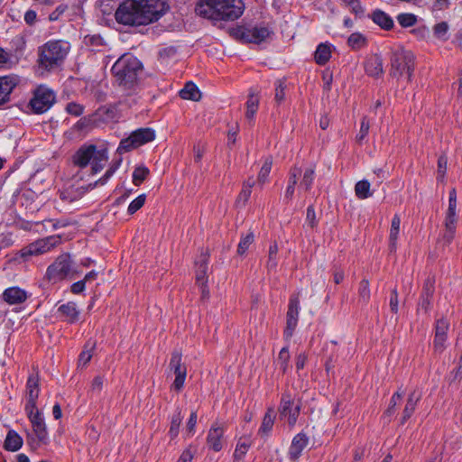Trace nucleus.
I'll return each mask as SVG.
<instances>
[{"label":"nucleus","instance_id":"473e14b6","mask_svg":"<svg viewBox=\"0 0 462 462\" xmlns=\"http://www.w3.org/2000/svg\"><path fill=\"white\" fill-rule=\"evenodd\" d=\"M96 347V343L88 341L86 343L84 349L79 354L78 365L79 366L85 367L91 360L93 356V351Z\"/></svg>","mask_w":462,"mask_h":462},{"label":"nucleus","instance_id":"aec40b11","mask_svg":"<svg viewBox=\"0 0 462 462\" xmlns=\"http://www.w3.org/2000/svg\"><path fill=\"white\" fill-rule=\"evenodd\" d=\"M3 300L9 305L20 304L26 300V291L19 287H10L4 291Z\"/></svg>","mask_w":462,"mask_h":462},{"label":"nucleus","instance_id":"dca6fc26","mask_svg":"<svg viewBox=\"0 0 462 462\" xmlns=\"http://www.w3.org/2000/svg\"><path fill=\"white\" fill-rule=\"evenodd\" d=\"M15 76L0 77V106L10 100V95L18 84Z\"/></svg>","mask_w":462,"mask_h":462},{"label":"nucleus","instance_id":"58836bf2","mask_svg":"<svg viewBox=\"0 0 462 462\" xmlns=\"http://www.w3.org/2000/svg\"><path fill=\"white\" fill-rule=\"evenodd\" d=\"M315 178V169L312 167L305 169L302 176V180L300 183V188L305 191H309L311 189L313 180Z\"/></svg>","mask_w":462,"mask_h":462},{"label":"nucleus","instance_id":"e2e57ef3","mask_svg":"<svg viewBox=\"0 0 462 462\" xmlns=\"http://www.w3.org/2000/svg\"><path fill=\"white\" fill-rule=\"evenodd\" d=\"M84 107L77 103H69L66 106V111L72 116H79L82 115Z\"/></svg>","mask_w":462,"mask_h":462},{"label":"nucleus","instance_id":"c9c22d12","mask_svg":"<svg viewBox=\"0 0 462 462\" xmlns=\"http://www.w3.org/2000/svg\"><path fill=\"white\" fill-rule=\"evenodd\" d=\"M272 166H273V159L271 157H266L264 159V162H263V164L258 173V177H257V183L261 187L263 186L267 182L268 176L271 172Z\"/></svg>","mask_w":462,"mask_h":462},{"label":"nucleus","instance_id":"9b49d317","mask_svg":"<svg viewBox=\"0 0 462 462\" xmlns=\"http://www.w3.org/2000/svg\"><path fill=\"white\" fill-rule=\"evenodd\" d=\"M181 353L179 351H174L171 354V361H170V368L173 371L175 374V380L171 384V389L180 392L185 383L186 375H187V368L184 364L181 362Z\"/></svg>","mask_w":462,"mask_h":462},{"label":"nucleus","instance_id":"39448f33","mask_svg":"<svg viewBox=\"0 0 462 462\" xmlns=\"http://www.w3.org/2000/svg\"><path fill=\"white\" fill-rule=\"evenodd\" d=\"M389 76L401 80L405 79L407 83L411 81L415 69V56L402 46L393 49L390 52Z\"/></svg>","mask_w":462,"mask_h":462},{"label":"nucleus","instance_id":"09e8293b","mask_svg":"<svg viewBox=\"0 0 462 462\" xmlns=\"http://www.w3.org/2000/svg\"><path fill=\"white\" fill-rule=\"evenodd\" d=\"M254 239V234L252 232L248 233L246 236L241 238L238 247L237 254L243 255L248 250L249 246L253 244Z\"/></svg>","mask_w":462,"mask_h":462},{"label":"nucleus","instance_id":"603ef678","mask_svg":"<svg viewBox=\"0 0 462 462\" xmlns=\"http://www.w3.org/2000/svg\"><path fill=\"white\" fill-rule=\"evenodd\" d=\"M370 123L367 116H363L361 120V125L359 134L356 136V140L358 143H361L369 133Z\"/></svg>","mask_w":462,"mask_h":462},{"label":"nucleus","instance_id":"a211bd4d","mask_svg":"<svg viewBox=\"0 0 462 462\" xmlns=\"http://www.w3.org/2000/svg\"><path fill=\"white\" fill-rule=\"evenodd\" d=\"M51 237H48L46 239H40L34 243L30 244L27 247L22 250V255H38L50 251L53 246V244L51 243Z\"/></svg>","mask_w":462,"mask_h":462},{"label":"nucleus","instance_id":"bb28decb","mask_svg":"<svg viewBox=\"0 0 462 462\" xmlns=\"http://www.w3.org/2000/svg\"><path fill=\"white\" fill-rule=\"evenodd\" d=\"M22 446L23 439L20 435L14 430H9L4 443V448L8 451L14 452L20 449Z\"/></svg>","mask_w":462,"mask_h":462},{"label":"nucleus","instance_id":"680f3d73","mask_svg":"<svg viewBox=\"0 0 462 462\" xmlns=\"http://www.w3.org/2000/svg\"><path fill=\"white\" fill-rule=\"evenodd\" d=\"M306 222L311 228L318 226V219L313 206H309L307 208Z\"/></svg>","mask_w":462,"mask_h":462},{"label":"nucleus","instance_id":"6e6552de","mask_svg":"<svg viewBox=\"0 0 462 462\" xmlns=\"http://www.w3.org/2000/svg\"><path fill=\"white\" fill-rule=\"evenodd\" d=\"M300 399L294 393L285 392L282 393L279 406L282 419H286L289 426L293 427L300 412Z\"/></svg>","mask_w":462,"mask_h":462},{"label":"nucleus","instance_id":"1a4fd4ad","mask_svg":"<svg viewBox=\"0 0 462 462\" xmlns=\"http://www.w3.org/2000/svg\"><path fill=\"white\" fill-rule=\"evenodd\" d=\"M54 92L45 86H39L33 91V97L29 102V106L34 114H43L55 103Z\"/></svg>","mask_w":462,"mask_h":462},{"label":"nucleus","instance_id":"a878e982","mask_svg":"<svg viewBox=\"0 0 462 462\" xmlns=\"http://www.w3.org/2000/svg\"><path fill=\"white\" fill-rule=\"evenodd\" d=\"M87 188L81 186L75 188L70 186L60 192V198L63 201L73 202L80 199L87 191Z\"/></svg>","mask_w":462,"mask_h":462},{"label":"nucleus","instance_id":"f8f14e48","mask_svg":"<svg viewBox=\"0 0 462 462\" xmlns=\"http://www.w3.org/2000/svg\"><path fill=\"white\" fill-rule=\"evenodd\" d=\"M71 270L70 257L68 254L59 256L56 261L48 267L47 275L54 282L66 278Z\"/></svg>","mask_w":462,"mask_h":462},{"label":"nucleus","instance_id":"ddd939ff","mask_svg":"<svg viewBox=\"0 0 462 462\" xmlns=\"http://www.w3.org/2000/svg\"><path fill=\"white\" fill-rule=\"evenodd\" d=\"M40 393V378L38 372L31 374L26 382V404L25 408L36 410V403Z\"/></svg>","mask_w":462,"mask_h":462},{"label":"nucleus","instance_id":"6ab92c4d","mask_svg":"<svg viewBox=\"0 0 462 462\" xmlns=\"http://www.w3.org/2000/svg\"><path fill=\"white\" fill-rule=\"evenodd\" d=\"M365 69L368 76L373 78H380L383 74V59L378 54L371 55L365 63Z\"/></svg>","mask_w":462,"mask_h":462},{"label":"nucleus","instance_id":"774afa93","mask_svg":"<svg viewBox=\"0 0 462 462\" xmlns=\"http://www.w3.org/2000/svg\"><path fill=\"white\" fill-rule=\"evenodd\" d=\"M308 360V355L305 352L300 353L295 358V366L297 372L303 369Z\"/></svg>","mask_w":462,"mask_h":462},{"label":"nucleus","instance_id":"c03bdc74","mask_svg":"<svg viewBox=\"0 0 462 462\" xmlns=\"http://www.w3.org/2000/svg\"><path fill=\"white\" fill-rule=\"evenodd\" d=\"M16 63L17 60L11 53L0 48V68L12 69Z\"/></svg>","mask_w":462,"mask_h":462},{"label":"nucleus","instance_id":"4d7b16f0","mask_svg":"<svg viewBox=\"0 0 462 462\" xmlns=\"http://www.w3.org/2000/svg\"><path fill=\"white\" fill-rule=\"evenodd\" d=\"M286 328L283 332L285 340H290L298 325V319H286Z\"/></svg>","mask_w":462,"mask_h":462},{"label":"nucleus","instance_id":"ea45409f","mask_svg":"<svg viewBox=\"0 0 462 462\" xmlns=\"http://www.w3.org/2000/svg\"><path fill=\"white\" fill-rule=\"evenodd\" d=\"M181 421H182L181 411H180V410L178 409L176 413L172 416L171 420L169 435L171 439H174L178 436Z\"/></svg>","mask_w":462,"mask_h":462},{"label":"nucleus","instance_id":"4be33fe9","mask_svg":"<svg viewBox=\"0 0 462 462\" xmlns=\"http://www.w3.org/2000/svg\"><path fill=\"white\" fill-rule=\"evenodd\" d=\"M58 312L68 323L77 322L80 315V311L78 310L76 303L72 301L60 305L58 308Z\"/></svg>","mask_w":462,"mask_h":462},{"label":"nucleus","instance_id":"f704fd0d","mask_svg":"<svg viewBox=\"0 0 462 462\" xmlns=\"http://www.w3.org/2000/svg\"><path fill=\"white\" fill-rule=\"evenodd\" d=\"M278 245L276 243H273L270 245L268 251V259L266 263V269L268 273L276 272V268L278 265Z\"/></svg>","mask_w":462,"mask_h":462},{"label":"nucleus","instance_id":"bf43d9fd","mask_svg":"<svg viewBox=\"0 0 462 462\" xmlns=\"http://www.w3.org/2000/svg\"><path fill=\"white\" fill-rule=\"evenodd\" d=\"M447 337L435 335L433 340V349L435 353L441 354L446 348Z\"/></svg>","mask_w":462,"mask_h":462},{"label":"nucleus","instance_id":"338daca9","mask_svg":"<svg viewBox=\"0 0 462 462\" xmlns=\"http://www.w3.org/2000/svg\"><path fill=\"white\" fill-rule=\"evenodd\" d=\"M398 305H399L398 292H397L396 289H393L392 291L391 296H390V309H391L392 312H393L395 314L398 312Z\"/></svg>","mask_w":462,"mask_h":462},{"label":"nucleus","instance_id":"69168bd1","mask_svg":"<svg viewBox=\"0 0 462 462\" xmlns=\"http://www.w3.org/2000/svg\"><path fill=\"white\" fill-rule=\"evenodd\" d=\"M196 424H197V412L193 411V412H191L189 419L187 422V426H186V431H187L188 435L194 434Z\"/></svg>","mask_w":462,"mask_h":462},{"label":"nucleus","instance_id":"72a5a7b5","mask_svg":"<svg viewBox=\"0 0 462 462\" xmlns=\"http://www.w3.org/2000/svg\"><path fill=\"white\" fill-rule=\"evenodd\" d=\"M371 184L366 180H359L355 185V194L359 199H365L373 195Z\"/></svg>","mask_w":462,"mask_h":462},{"label":"nucleus","instance_id":"f257e3e1","mask_svg":"<svg viewBox=\"0 0 462 462\" xmlns=\"http://www.w3.org/2000/svg\"><path fill=\"white\" fill-rule=\"evenodd\" d=\"M167 8L163 0H125L115 16L118 23L139 26L157 21Z\"/></svg>","mask_w":462,"mask_h":462},{"label":"nucleus","instance_id":"f03ea898","mask_svg":"<svg viewBox=\"0 0 462 462\" xmlns=\"http://www.w3.org/2000/svg\"><path fill=\"white\" fill-rule=\"evenodd\" d=\"M195 10L204 18L234 21L243 14L245 5L242 0H200Z\"/></svg>","mask_w":462,"mask_h":462},{"label":"nucleus","instance_id":"423d86ee","mask_svg":"<svg viewBox=\"0 0 462 462\" xmlns=\"http://www.w3.org/2000/svg\"><path fill=\"white\" fill-rule=\"evenodd\" d=\"M25 411L32 426V433L28 435L27 442L33 449L41 445L46 444L48 440V432L42 413L36 410L25 408Z\"/></svg>","mask_w":462,"mask_h":462},{"label":"nucleus","instance_id":"a18cd8bd","mask_svg":"<svg viewBox=\"0 0 462 462\" xmlns=\"http://www.w3.org/2000/svg\"><path fill=\"white\" fill-rule=\"evenodd\" d=\"M274 417V411L272 409L268 410L263 417L262 425L259 429V432L268 433L273 429Z\"/></svg>","mask_w":462,"mask_h":462},{"label":"nucleus","instance_id":"c756f323","mask_svg":"<svg viewBox=\"0 0 462 462\" xmlns=\"http://www.w3.org/2000/svg\"><path fill=\"white\" fill-rule=\"evenodd\" d=\"M400 226H401V218L398 215H395L392 219L390 235H389V247L392 252L395 251V249H396L397 239H398V235H399V231H400Z\"/></svg>","mask_w":462,"mask_h":462},{"label":"nucleus","instance_id":"864d4df0","mask_svg":"<svg viewBox=\"0 0 462 462\" xmlns=\"http://www.w3.org/2000/svg\"><path fill=\"white\" fill-rule=\"evenodd\" d=\"M397 21L402 27H411L416 23L417 19L412 14H401L397 16Z\"/></svg>","mask_w":462,"mask_h":462},{"label":"nucleus","instance_id":"2eb2a0df","mask_svg":"<svg viewBox=\"0 0 462 462\" xmlns=\"http://www.w3.org/2000/svg\"><path fill=\"white\" fill-rule=\"evenodd\" d=\"M309 444L308 436L303 433H298L291 441L289 448L288 456L291 461H296L301 456L303 449Z\"/></svg>","mask_w":462,"mask_h":462},{"label":"nucleus","instance_id":"5fc2aeb1","mask_svg":"<svg viewBox=\"0 0 462 462\" xmlns=\"http://www.w3.org/2000/svg\"><path fill=\"white\" fill-rule=\"evenodd\" d=\"M402 394L403 393L400 391H397L393 394L389 402V406L384 411V415L391 416L395 412V407L397 406L398 402L402 400Z\"/></svg>","mask_w":462,"mask_h":462},{"label":"nucleus","instance_id":"393cba45","mask_svg":"<svg viewBox=\"0 0 462 462\" xmlns=\"http://www.w3.org/2000/svg\"><path fill=\"white\" fill-rule=\"evenodd\" d=\"M420 400V395L417 394L415 391L411 392L406 401L402 415L401 418V424H404L413 414L416 410L417 403Z\"/></svg>","mask_w":462,"mask_h":462},{"label":"nucleus","instance_id":"f3484780","mask_svg":"<svg viewBox=\"0 0 462 462\" xmlns=\"http://www.w3.org/2000/svg\"><path fill=\"white\" fill-rule=\"evenodd\" d=\"M270 35L268 28L263 26H255L245 29L242 33V38L248 42L260 43L265 41Z\"/></svg>","mask_w":462,"mask_h":462},{"label":"nucleus","instance_id":"0e129e2a","mask_svg":"<svg viewBox=\"0 0 462 462\" xmlns=\"http://www.w3.org/2000/svg\"><path fill=\"white\" fill-rule=\"evenodd\" d=\"M276 88H275V100L278 103H281L284 99V83L282 80H277L275 83Z\"/></svg>","mask_w":462,"mask_h":462},{"label":"nucleus","instance_id":"13d9d810","mask_svg":"<svg viewBox=\"0 0 462 462\" xmlns=\"http://www.w3.org/2000/svg\"><path fill=\"white\" fill-rule=\"evenodd\" d=\"M449 323L445 319H438L435 326V335L447 337Z\"/></svg>","mask_w":462,"mask_h":462},{"label":"nucleus","instance_id":"3c124183","mask_svg":"<svg viewBox=\"0 0 462 462\" xmlns=\"http://www.w3.org/2000/svg\"><path fill=\"white\" fill-rule=\"evenodd\" d=\"M448 28L447 22L439 23L433 27V33L438 39L446 41Z\"/></svg>","mask_w":462,"mask_h":462},{"label":"nucleus","instance_id":"7ed1b4c3","mask_svg":"<svg viewBox=\"0 0 462 462\" xmlns=\"http://www.w3.org/2000/svg\"><path fill=\"white\" fill-rule=\"evenodd\" d=\"M142 69V63L135 57L124 54L113 65L112 73L120 87L132 90L137 85Z\"/></svg>","mask_w":462,"mask_h":462},{"label":"nucleus","instance_id":"5701e85b","mask_svg":"<svg viewBox=\"0 0 462 462\" xmlns=\"http://www.w3.org/2000/svg\"><path fill=\"white\" fill-rule=\"evenodd\" d=\"M209 254L208 251L201 253L199 259L195 262L196 264V284L208 282V264Z\"/></svg>","mask_w":462,"mask_h":462},{"label":"nucleus","instance_id":"b1692460","mask_svg":"<svg viewBox=\"0 0 462 462\" xmlns=\"http://www.w3.org/2000/svg\"><path fill=\"white\" fill-rule=\"evenodd\" d=\"M301 169L297 166H294L290 170L288 186L284 193L285 203L288 204L290 201H291L295 192V186L298 183L299 178L301 176Z\"/></svg>","mask_w":462,"mask_h":462},{"label":"nucleus","instance_id":"7c9ffc66","mask_svg":"<svg viewBox=\"0 0 462 462\" xmlns=\"http://www.w3.org/2000/svg\"><path fill=\"white\" fill-rule=\"evenodd\" d=\"M373 21L384 30H390L393 27V19L384 12L376 10L372 14Z\"/></svg>","mask_w":462,"mask_h":462},{"label":"nucleus","instance_id":"37998d69","mask_svg":"<svg viewBox=\"0 0 462 462\" xmlns=\"http://www.w3.org/2000/svg\"><path fill=\"white\" fill-rule=\"evenodd\" d=\"M347 43L352 49L359 50L366 45V38L360 32H354L348 37Z\"/></svg>","mask_w":462,"mask_h":462},{"label":"nucleus","instance_id":"4468645a","mask_svg":"<svg viewBox=\"0 0 462 462\" xmlns=\"http://www.w3.org/2000/svg\"><path fill=\"white\" fill-rule=\"evenodd\" d=\"M224 435L225 428L217 422L213 423L207 436V445L208 448L215 452H219L226 443Z\"/></svg>","mask_w":462,"mask_h":462},{"label":"nucleus","instance_id":"79ce46f5","mask_svg":"<svg viewBox=\"0 0 462 462\" xmlns=\"http://www.w3.org/2000/svg\"><path fill=\"white\" fill-rule=\"evenodd\" d=\"M149 173L150 171L147 167L143 165L136 167L133 172V183L135 186H140L148 177Z\"/></svg>","mask_w":462,"mask_h":462},{"label":"nucleus","instance_id":"cd10ccee","mask_svg":"<svg viewBox=\"0 0 462 462\" xmlns=\"http://www.w3.org/2000/svg\"><path fill=\"white\" fill-rule=\"evenodd\" d=\"M251 445L252 442L249 438L241 437L234 452V462H242Z\"/></svg>","mask_w":462,"mask_h":462},{"label":"nucleus","instance_id":"a19ab883","mask_svg":"<svg viewBox=\"0 0 462 462\" xmlns=\"http://www.w3.org/2000/svg\"><path fill=\"white\" fill-rule=\"evenodd\" d=\"M370 284L367 279H363L358 286V300L360 302L366 304L370 300Z\"/></svg>","mask_w":462,"mask_h":462},{"label":"nucleus","instance_id":"0eeeda50","mask_svg":"<svg viewBox=\"0 0 462 462\" xmlns=\"http://www.w3.org/2000/svg\"><path fill=\"white\" fill-rule=\"evenodd\" d=\"M155 131L152 128H139L131 134L121 140L116 152L120 154L139 148L155 139Z\"/></svg>","mask_w":462,"mask_h":462},{"label":"nucleus","instance_id":"8fccbe9b","mask_svg":"<svg viewBox=\"0 0 462 462\" xmlns=\"http://www.w3.org/2000/svg\"><path fill=\"white\" fill-rule=\"evenodd\" d=\"M258 104H259V101H258V98L254 97V96H250L248 97V100L246 102V113H245V116L247 119L249 120H252L254 116V114L256 113L257 109H258Z\"/></svg>","mask_w":462,"mask_h":462},{"label":"nucleus","instance_id":"2f4dec72","mask_svg":"<svg viewBox=\"0 0 462 462\" xmlns=\"http://www.w3.org/2000/svg\"><path fill=\"white\" fill-rule=\"evenodd\" d=\"M180 97L182 99L198 101L200 98V92L193 82H188L180 91Z\"/></svg>","mask_w":462,"mask_h":462},{"label":"nucleus","instance_id":"de8ad7c7","mask_svg":"<svg viewBox=\"0 0 462 462\" xmlns=\"http://www.w3.org/2000/svg\"><path fill=\"white\" fill-rule=\"evenodd\" d=\"M342 2L356 16L362 17L364 15L365 10L359 0H342Z\"/></svg>","mask_w":462,"mask_h":462},{"label":"nucleus","instance_id":"c85d7f7f","mask_svg":"<svg viewBox=\"0 0 462 462\" xmlns=\"http://www.w3.org/2000/svg\"><path fill=\"white\" fill-rule=\"evenodd\" d=\"M331 58V45L320 43L315 51L314 59L319 65H325Z\"/></svg>","mask_w":462,"mask_h":462},{"label":"nucleus","instance_id":"052dcab7","mask_svg":"<svg viewBox=\"0 0 462 462\" xmlns=\"http://www.w3.org/2000/svg\"><path fill=\"white\" fill-rule=\"evenodd\" d=\"M448 158L442 154L438 159V179L443 180L447 171Z\"/></svg>","mask_w":462,"mask_h":462},{"label":"nucleus","instance_id":"6e6d98bb","mask_svg":"<svg viewBox=\"0 0 462 462\" xmlns=\"http://www.w3.org/2000/svg\"><path fill=\"white\" fill-rule=\"evenodd\" d=\"M145 199L146 196L144 194H142L138 196L136 199H134L128 206V214L133 215L136 211H138L144 205Z\"/></svg>","mask_w":462,"mask_h":462},{"label":"nucleus","instance_id":"20e7f679","mask_svg":"<svg viewBox=\"0 0 462 462\" xmlns=\"http://www.w3.org/2000/svg\"><path fill=\"white\" fill-rule=\"evenodd\" d=\"M70 50V43L63 40H51L39 47L38 64L46 70L60 66Z\"/></svg>","mask_w":462,"mask_h":462},{"label":"nucleus","instance_id":"e433bc0d","mask_svg":"<svg viewBox=\"0 0 462 462\" xmlns=\"http://www.w3.org/2000/svg\"><path fill=\"white\" fill-rule=\"evenodd\" d=\"M106 161H107L106 151V150H97L95 156L92 159L93 173H97V172L100 171L104 168Z\"/></svg>","mask_w":462,"mask_h":462},{"label":"nucleus","instance_id":"49530a36","mask_svg":"<svg viewBox=\"0 0 462 462\" xmlns=\"http://www.w3.org/2000/svg\"><path fill=\"white\" fill-rule=\"evenodd\" d=\"M300 310V300L298 296L290 299L286 319H298Z\"/></svg>","mask_w":462,"mask_h":462},{"label":"nucleus","instance_id":"4c0bfd02","mask_svg":"<svg viewBox=\"0 0 462 462\" xmlns=\"http://www.w3.org/2000/svg\"><path fill=\"white\" fill-rule=\"evenodd\" d=\"M291 356L288 346H284L281 349L276 359V365L282 370V374L287 373L289 369Z\"/></svg>","mask_w":462,"mask_h":462},{"label":"nucleus","instance_id":"412c9836","mask_svg":"<svg viewBox=\"0 0 462 462\" xmlns=\"http://www.w3.org/2000/svg\"><path fill=\"white\" fill-rule=\"evenodd\" d=\"M97 151L95 145L80 148L73 157L74 163L80 168L86 167L92 161Z\"/></svg>","mask_w":462,"mask_h":462},{"label":"nucleus","instance_id":"9d476101","mask_svg":"<svg viewBox=\"0 0 462 462\" xmlns=\"http://www.w3.org/2000/svg\"><path fill=\"white\" fill-rule=\"evenodd\" d=\"M457 221L458 217L457 214V201L448 202V207L445 213V218L443 222L444 228L439 239V243H441L444 246L449 245L453 241L456 235Z\"/></svg>","mask_w":462,"mask_h":462}]
</instances>
